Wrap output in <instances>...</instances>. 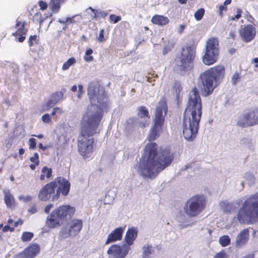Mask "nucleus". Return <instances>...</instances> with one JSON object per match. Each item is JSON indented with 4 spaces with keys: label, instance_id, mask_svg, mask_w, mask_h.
Segmentation results:
<instances>
[{
    "label": "nucleus",
    "instance_id": "56",
    "mask_svg": "<svg viewBox=\"0 0 258 258\" xmlns=\"http://www.w3.org/2000/svg\"><path fill=\"white\" fill-rule=\"evenodd\" d=\"M38 165H36V164H35V163H34V164H31V165H30V168L32 170H34L35 169L36 166H38Z\"/></svg>",
    "mask_w": 258,
    "mask_h": 258
},
{
    "label": "nucleus",
    "instance_id": "52",
    "mask_svg": "<svg viewBox=\"0 0 258 258\" xmlns=\"http://www.w3.org/2000/svg\"><path fill=\"white\" fill-rule=\"evenodd\" d=\"M29 212L33 214L36 212L37 209L35 207H32L30 209L28 210Z\"/></svg>",
    "mask_w": 258,
    "mask_h": 258
},
{
    "label": "nucleus",
    "instance_id": "22",
    "mask_svg": "<svg viewBox=\"0 0 258 258\" xmlns=\"http://www.w3.org/2000/svg\"><path fill=\"white\" fill-rule=\"evenodd\" d=\"M4 193L5 195L4 200L7 207L10 209L14 208L15 206V201L10 190H5Z\"/></svg>",
    "mask_w": 258,
    "mask_h": 258
},
{
    "label": "nucleus",
    "instance_id": "42",
    "mask_svg": "<svg viewBox=\"0 0 258 258\" xmlns=\"http://www.w3.org/2000/svg\"><path fill=\"white\" fill-rule=\"evenodd\" d=\"M219 15L222 17L223 16V12L227 11V7L224 5H220L219 8Z\"/></svg>",
    "mask_w": 258,
    "mask_h": 258
},
{
    "label": "nucleus",
    "instance_id": "30",
    "mask_svg": "<svg viewBox=\"0 0 258 258\" xmlns=\"http://www.w3.org/2000/svg\"><path fill=\"white\" fill-rule=\"evenodd\" d=\"M230 242V239L227 235L221 236L219 239V243L222 246H227Z\"/></svg>",
    "mask_w": 258,
    "mask_h": 258
},
{
    "label": "nucleus",
    "instance_id": "17",
    "mask_svg": "<svg viewBox=\"0 0 258 258\" xmlns=\"http://www.w3.org/2000/svg\"><path fill=\"white\" fill-rule=\"evenodd\" d=\"M219 41L216 37H212L207 42L206 50L212 51L215 54H219Z\"/></svg>",
    "mask_w": 258,
    "mask_h": 258
},
{
    "label": "nucleus",
    "instance_id": "59",
    "mask_svg": "<svg viewBox=\"0 0 258 258\" xmlns=\"http://www.w3.org/2000/svg\"><path fill=\"white\" fill-rule=\"evenodd\" d=\"M254 256L253 254H248L243 258H254Z\"/></svg>",
    "mask_w": 258,
    "mask_h": 258
},
{
    "label": "nucleus",
    "instance_id": "53",
    "mask_svg": "<svg viewBox=\"0 0 258 258\" xmlns=\"http://www.w3.org/2000/svg\"><path fill=\"white\" fill-rule=\"evenodd\" d=\"M23 224V221L21 219H19L17 222L14 223V226L17 227L19 225H22Z\"/></svg>",
    "mask_w": 258,
    "mask_h": 258
},
{
    "label": "nucleus",
    "instance_id": "5",
    "mask_svg": "<svg viewBox=\"0 0 258 258\" xmlns=\"http://www.w3.org/2000/svg\"><path fill=\"white\" fill-rule=\"evenodd\" d=\"M224 75L225 68L221 65L211 68L201 74L203 95L208 96L211 94L217 86V81L223 78Z\"/></svg>",
    "mask_w": 258,
    "mask_h": 258
},
{
    "label": "nucleus",
    "instance_id": "54",
    "mask_svg": "<svg viewBox=\"0 0 258 258\" xmlns=\"http://www.w3.org/2000/svg\"><path fill=\"white\" fill-rule=\"evenodd\" d=\"M19 31H20V33H22L24 34L26 33V31L24 30V24H22L21 27L19 28Z\"/></svg>",
    "mask_w": 258,
    "mask_h": 258
},
{
    "label": "nucleus",
    "instance_id": "33",
    "mask_svg": "<svg viewBox=\"0 0 258 258\" xmlns=\"http://www.w3.org/2000/svg\"><path fill=\"white\" fill-rule=\"evenodd\" d=\"M42 173H44L47 178H49L52 176V170L46 166H44L42 169Z\"/></svg>",
    "mask_w": 258,
    "mask_h": 258
},
{
    "label": "nucleus",
    "instance_id": "27",
    "mask_svg": "<svg viewBox=\"0 0 258 258\" xmlns=\"http://www.w3.org/2000/svg\"><path fill=\"white\" fill-rule=\"evenodd\" d=\"M76 62V60L74 57L69 58L65 62L62 67L63 70H68L71 66L74 64Z\"/></svg>",
    "mask_w": 258,
    "mask_h": 258
},
{
    "label": "nucleus",
    "instance_id": "46",
    "mask_svg": "<svg viewBox=\"0 0 258 258\" xmlns=\"http://www.w3.org/2000/svg\"><path fill=\"white\" fill-rule=\"evenodd\" d=\"M53 204H49L48 205H47L45 207V209H44V211L46 213H49L50 211L51 210V209L53 208Z\"/></svg>",
    "mask_w": 258,
    "mask_h": 258
},
{
    "label": "nucleus",
    "instance_id": "21",
    "mask_svg": "<svg viewBox=\"0 0 258 258\" xmlns=\"http://www.w3.org/2000/svg\"><path fill=\"white\" fill-rule=\"evenodd\" d=\"M137 236V230L135 228L129 229L126 232L125 239L129 247L133 243Z\"/></svg>",
    "mask_w": 258,
    "mask_h": 258
},
{
    "label": "nucleus",
    "instance_id": "40",
    "mask_svg": "<svg viewBox=\"0 0 258 258\" xmlns=\"http://www.w3.org/2000/svg\"><path fill=\"white\" fill-rule=\"evenodd\" d=\"M97 39L99 42H103L105 40V39L104 38V30L103 29H101L99 31V34L98 37L97 38Z\"/></svg>",
    "mask_w": 258,
    "mask_h": 258
},
{
    "label": "nucleus",
    "instance_id": "9",
    "mask_svg": "<svg viewBox=\"0 0 258 258\" xmlns=\"http://www.w3.org/2000/svg\"><path fill=\"white\" fill-rule=\"evenodd\" d=\"M88 95L92 104H95L96 99L97 100V102L99 103V108L96 105H93L97 107V110L100 112L101 115L102 110L101 107H104L106 102V98L103 94H98L99 93V85L97 83H91L89 84L88 90ZM93 106V105H92ZM88 107L87 109L90 107Z\"/></svg>",
    "mask_w": 258,
    "mask_h": 258
},
{
    "label": "nucleus",
    "instance_id": "4",
    "mask_svg": "<svg viewBox=\"0 0 258 258\" xmlns=\"http://www.w3.org/2000/svg\"><path fill=\"white\" fill-rule=\"evenodd\" d=\"M70 189V183L62 177H58L53 181L43 186L39 190L38 198L41 201H56L60 194L67 196Z\"/></svg>",
    "mask_w": 258,
    "mask_h": 258
},
{
    "label": "nucleus",
    "instance_id": "19",
    "mask_svg": "<svg viewBox=\"0 0 258 258\" xmlns=\"http://www.w3.org/2000/svg\"><path fill=\"white\" fill-rule=\"evenodd\" d=\"M219 54H215L212 51L206 50V52L203 56V62L206 65H211L214 64L217 59Z\"/></svg>",
    "mask_w": 258,
    "mask_h": 258
},
{
    "label": "nucleus",
    "instance_id": "39",
    "mask_svg": "<svg viewBox=\"0 0 258 258\" xmlns=\"http://www.w3.org/2000/svg\"><path fill=\"white\" fill-rule=\"evenodd\" d=\"M239 79V75L238 73H235L232 78V82L233 84H236Z\"/></svg>",
    "mask_w": 258,
    "mask_h": 258
},
{
    "label": "nucleus",
    "instance_id": "18",
    "mask_svg": "<svg viewBox=\"0 0 258 258\" xmlns=\"http://www.w3.org/2000/svg\"><path fill=\"white\" fill-rule=\"evenodd\" d=\"M82 227V222L79 220H73L70 223L69 229V235L74 236L77 234L81 230Z\"/></svg>",
    "mask_w": 258,
    "mask_h": 258
},
{
    "label": "nucleus",
    "instance_id": "7",
    "mask_svg": "<svg viewBox=\"0 0 258 258\" xmlns=\"http://www.w3.org/2000/svg\"><path fill=\"white\" fill-rule=\"evenodd\" d=\"M164 112L166 114L167 107L166 100L164 99H162L159 102L156 109L154 124L152 127L151 133L149 136L150 140H154L158 137L159 133L161 132L162 125L164 121L162 112Z\"/></svg>",
    "mask_w": 258,
    "mask_h": 258
},
{
    "label": "nucleus",
    "instance_id": "2",
    "mask_svg": "<svg viewBox=\"0 0 258 258\" xmlns=\"http://www.w3.org/2000/svg\"><path fill=\"white\" fill-rule=\"evenodd\" d=\"M157 145L150 143L146 145L140 163L143 174L151 178L155 177L160 171L170 164L173 157L168 151L157 152Z\"/></svg>",
    "mask_w": 258,
    "mask_h": 258
},
{
    "label": "nucleus",
    "instance_id": "55",
    "mask_svg": "<svg viewBox=\"0 0 258 258\" xmlns=\"http://www.w3.org/2000/svg\"><path fill=\"white\" fill-rule=\"evenodd\" d=\"M171 50V48L167 47V46H166L165 47L164 49V50H163V53L164 54H166L169 51H170Z\"/></svg>",
    "mask_w": 258,
    "mask_h": 258
},
{
    "label": "nucleus",
    "instance_id": "35",
    "mask_svg": "<svg viewBox=\"0 0 258 258\" xmlns=\"http://www.w3.org/2000/svg\"><path fill=\"white\" fill-rule=\"evenodd\" d=\"M30 161L32 162H33L36 165H39V156L38 154L36 153H34L33 156L31 157L30 159Z\"/></svg>",
    "mask_w": 258,
    "mask_h": 258
},
{
    "label": "nucleus",
    "instance_id": "20",
    "mask_svg": "<svg viewBox=\"0 0 258 258\" xmlns=\"http://www.w3.org/2000/svg\"><path fill=\"white\" fill-rule=\"evenodd\" d=\"M151 21L155 25L165 26L169 23V19L163 15H156L152 17Z\"/></svg>",
    "mask_w": 258,
    "mask_h": 258
},
{
    "label": "nucleus",
    "instance_id": "49",
    "mask_svg": "<svg viewBox=\"0 0 258 258\" xmlns=\"http://www.w3.org/2000/svg\"><path fill=\"white\" fill-rule=\"evenodd\" d=\"M226 254L224 252H220L218 253L214 258H225Z\"/></svg>",
    "mask_w": 258,
    "mask_h": 258
},
{
    "label": "nucleus",
    "instance_id": "38",
    "mask_svg": "<svg viewBox=\"0 0 258 258\" xmlns=\"http://www.w3.org/2000/svg\"><path fill=\"white\" fill-rule=\"evenodd\" d=\"M42 120L45 123H48L51 121V117L48 114H45L42 116Z\"/></svg>",
    "mask_w": 258,
    "mask_h": 258
},
{
    "label": "nucleus",
    "instance_id": "28",
    "mask_svg": "<svg viewBox=\"0 0 258 258\" xmlns=\"http://www.w3.org/2000/svg\"><path fill=\"white\" fill-rule=\"evenodd\" d=\"M34 236V234L30 232H24L21 236V240L24 242H28L30 241Z\"/></svg>",
    "mask_w": 258,
    "mask_h": 258
},
{
    "label": "nucleus",
    "instance_id": "31",
    "mask_svg": "<svg viewBox=\"0 0 258 258\" xmlns=\"http://www.w3.org/2000/svg\"><path fill=\"white\" fill-rule=\"evenodd\" d=\"M93 53V50L89 48L87 49L84 55V60L86 61L89 62L93 60V57L91 55Z\"/></svg>",
    "mask_w": 258,
    "mask_h": 258
},
{
    "label": "nucleus",
    "instance_id": "8",
    "mask_svg": "<svg viewBox=\"0 0 258 258\" xmlns=\"http://www.w3.org/2000/svg\"><path fill=\"white\" fill-rule=\"evenodd\" d=\"M205 204V199L203 197L194 196L187 201L184 208L185 212L189 216H195L204 209Z\"/></svg>",
    "mask_w": 258,
    "mask_h": 258
},
{
    "label": "nucleus",
    "instance_id": "48",
    "mask_svg": "<svg viewBox=\"0 0 258 258\" xmlns=\"http://www.w3.org/2000/svg\"><path fill=\"white\" fill-rule=\"evenodd\" d=\"M242 13V11L240 9H238L237 11V14L235 15L234 17L231 18L232 20H235V19H238L241 17V14Z\"/></svg>",
    "mask_w": 258,
    "mask_h": 258
},
{
    "label": "nucleus",
    "instance_id": "24",
    "mask_svg": "<svg viewBox=\"0 0 258 258\" xmlns=\"http://www.w3.org/2000/svg\"><path fill=\"white\" fill-rule=\"evenodd\" d=\"M62 96V94L61 92H56L53 94L52 99L50 100L46 105L44 106L43 109L47 110L51 107L53 105L56 103Z\"/></svg>",
    "mask_w": 258,
    "mask_h": 258
},
{
    "label": "nucleus",
    "instance_id": "15",
    "mask_svg": "<svg viewBox=\"0 0 258 258\" xmlns=\"http://www.w3.org/2000/svg\"><path fill=\"white\" fill-rule=\"evenodd\" d=\"M240 34L245 41L249 42L253 39L255 36V28L251 25H248L241 30Z\"/></svg>",
    "mask_w": 258,
    "mask_h": 258
},
{
    "label": "nucleus",
    "instance_id": "13",
    "mask_svg": "<svg viewBox=\"0 0 258 258\" xmlns=\"http://www.w3.org/2000/svg\"><path fill=\"white\" fill-rule=\"evenodd\" d=\"M40 249L37 244H32L20 253L18 256L19 258H33L39 253Z\"/></svg>",
    "mask_w": 258,
    "mask_h": 258
},
{
    "label": "nucleus",
    "instance_id": "32",
    "mask_svg": "<svg viewBox=\"0 0 258 258\" xmlns=\"http://www.w3.org/2000/svg\"><path fill=\"white\" fill-rule=\"evenodd\" d=\"M205 14V10L203 8L200 9L195 13V17L198 21L201 20Z\"/></svg>",
    "mask_w": 258,
    "mask_h": 258
},
{
    "label": "nucleus",
    "instance_id": "51",
    "mask_svg": "<svg viewBox=\"0 0 258 258\" xmlns=\"http://www.w3.org/2000/svg\"><path fill=\"white\" fill-rule=\"evenodd\" d=\"M78 88H79V94H78V97L80 98L81 97L82 94L83 93V87L82 85H79L78 86Z\"/></svg>",
    "mask_w": 258,
    "mask_h": 258
},
{
    "label": "nucleus",
    "instance_id": "43",
    "mask_svg": "<svg viewBox=\"0 0 258 258\" xmlns=\"http://www.w3.org/2000/svg\"><path fill=\"white\" fill-rule=\"evenodd\" d=\"M19 199L20 200H23L24 202H29V201H31L32 197L30 196H28L26 197L21 196L19 197Z\"/></svg>",
    "mask_w": 258,
    "mask_h": 258
},
{
    "label": "nucleus",
    "instance_id": "1",
    "mask_svg": "<svg viewBox=\"0 0 258 258\" xmlns=\"http://www.w3.org/2000/svg\"><path fill=\"white\" fill-rule=\"evenodd\" d=\"M102 118L100 112L96 106H91L83 114L81 122V136L78 140L80 154L84 158L91 156L94 142L92 136L95 134L98 125Z\"/></svg>",
    "mask_w": 258,
    "mask_h": 258
},
{
    "label": "nucleus",
    "instance_id": "25",
    "mask_svg": "<svg viewBox=\"0 0 258 258\" xmlns=\"http://www.w3.org/2000/svg\"><path fill=\"white\" fill-rule=\"evenodd\" d=\"M59 224V219L56 215H53V212L51 213L49 218L46 220V225L49 228H54L57 226Z\"/></svg>",
    "mask_w": 258,
    "mask_h": 258
},
{
    "label": "nucleus",
    "instance_id": "61",
    "mask_svg": "<svg viewBox=\"0 0 258 258\" xmlns=\"http://www.w3.org/2000/svg\"><path fill=\"white\" fill-rule=\"evenodd\" d=\"M77 86L74 85V86H72V87L71 88V90L73 92H76L77 91Z\"/></svg>",
    "mask_w": 258,
    "mask_h": 258
},
{
    "label": "nucleus",
    "instance_id": "26",
    "mask_svg": "<svg viewBox=\"0 0 258 258\" xmlns=\"http://www.w3.org/2000/svg\"><path fill=\"white\" fill-rule=\"evenodd\" d=\"M63 2V0H51L50 7L54 12H57L60 8V5Z\"/></svg>",
    "mask_w": 258,
    "mask_h": 258
},
{
    "label": "nucleus",
    "instance_id": "34",
    "mask_svg": "<svg viewBox=\"0 0 258 258\" xmlns=\"http://www.w3.org/2000/svg\"><path fill=\"white\" fill-rule=\"evenodd\" d=\"M152 247L150 246L144 247V256L146 257L152 253Z\"/></svg>",
    "mask_w": 258,
    "mask_h": 258
},
{
    "label": "nucleus",
    "instance_id": "57",
    "mask_svg": "<svg viewBox=\"0 0 258 258\" xmlns=\"http://www.w3.org/2000/svg\"><path fill=\"white\" fill-rule=\"evenodd\" d=\"M25 39V36H21V37H20L18 39V40L19 42H22Z\"/></svg>",
    "mask_w": 258,
    "mask_h": 258
},
{
    "label": "nucleus",
    "instance_id": "41",
    "mask_svg": "<svg viewBox=\"0 0 258 258\" xmlns=\"http://www.w3.org/2000/svg\"><path fill=\"white\" fill-rule=\"evenodd\" d=\"M39 6L40 9L43 11L45 10L47 8V4L46 3L42 1L39 2Z\"/></svg>",
    "mask_w": 258,
    "mask_h": 258
},
{
    "label": "nucleus",
    "instance_id": "16",
    "mask_svg": "<svg viewBox=\"0 0 258 258\" xmlns=\"http://www.w3.org/2000/svg\"><path fill=\"white\" fill-rule=\"evenodd\" d=\"M123 231L124 228L122 227H118L116 228L108 235L107 239L106 241V244H108L110 242L120 240L122 238V235Z\"/></svg>",
    "mask_w": 258,
    "mask_h": 258
},
{
    "label": "nucleus",
    "instance_id": "3",
    "mask_svg": "<svg viewBox=\"0 0 258 258\" xmlns=\"http://www.w3.org/2000/svg\"><path fill=\"white\" fill-rule=\"evenodd\" d=\"M202 101L197 88L189 94L188 104L184 112L183 134L188 141L193 140L197 136L199 123L202 115Z\"/></svg>",
    "mask_w": 258,
    "mask_h": 258
},
{
    "label": "nucleus",
    "instance_id": "60",
    "mask_svg": "<svg viewBox=\"0 0 258 258\" xmlns=\"http://www.w3.org/2000/svg\"><path fill=\"white\" fill-rule=\"evenodd\" d=\"M231 3V0H226L224 3V5L225 6L228 5L230 4Z\"/></svg>",
    "mask_w": 258,
    "mask_h": 258
},
{
    "label": "nucleus",
    "instance_id": "12",
    "mask_svg": "<svg viewBox=\"0 0 258 258\" xmlns=\"http://www.w3.org/2000/svg\"><path fill=\"white\" fill-rule=\"evenodd\" d=\"M130 247L124 245L121 247L117 245H112L108 250L107 253L109 258H123L126 256Z\"/></svg>",
    "mask_w": 258,
    "mask_h": 258
},
{
    "label": "nucleus",
    "instance_id": "37",
    "mask_svg": "<svg viewBox=\"0 0 258 258\" xmlns=\"http://www.w3.org/2000/svg\"><path fill=\"white\" fill-rule=\"evenodd\" d=\"M29 148L31 149H34L36 147V140L34 138H30L29 141Z\"/></svg>",
    "mask_w": 258,
    "mask_h": 258
},
{
    "label": "nucleus",
    "instance_id": "6",
    "mask_svg": "<svg viewBox=\"0 0 258 258\" xmlns=\"http://www.w3.org/2000/svg\"><path fill=\"white\" fill-rule=\"evenodd\" d=\"M258 217V193L249 197L243 203L237 214L241 223H248Z\"/></svg>",
    "mask_w": 258,
    "mask_h": 258
},
{
    "label": "nucleus",
    "instance_id": "44",
    "mask_svg": "<svg viewBox=\"0 0 258 258\" xmlns=\"http://www.w3.org/2000/svg\"><path fill=\"white\" fill-rule=\"evenodd\" d=\"M37 36L36 35L31 36L29 37V44L30 46H32L33 45V41H37Z\"/></svg>",
    "mask_w": 258,
    "mask_h": 258
},
{
    "label": "nucleus",
    "instance_id": "47",
    "mask_svg": "<svg viewBox=\"0 0 258 258\" xmlns=\"http://www.w3.org/2000/svg\"><path fill=\"white\" fill-rule=\"evenodd\" d=\"M3 232H7L8 231H10L11 232H13L14 231V228L13 227H10L8 225H6L4 227L3 229Z\"/></svg>",
    "mask_w": 258,
    "mask_h": 258
},
{
    "label": "nucleus",
    "instance_id": "62",
    "mask_svg": "<svg viewBox=\"0 0 258 258\" xmlns=\"http://www.w3.org/2000/svg\"><path fill=\"white\" fill-rule=\"evenodd\" d=\"M39 148H40V149H42L43 150H45V149H46V148H45V147H43V145H42V143H40V144H39Z\"/></svg>",
    "mask_w": 258,
    "mask_h": 258
},
{
    "label": "nucleus",
    "instance_id": "64",
    "mask_svg": "<svg viewBox=\"0 0 258 258\" xmlns=\"http://www.w3.org/2000/svg\"><path fill=\"white\" fill-rule=\"evenodd\" d=\"M45 176V174H44V173H42V174L40 175V179L41 180H44Z\"/></svg>",
    "mask_w": 258,
    "mask_h": 258
},
{
    "label": "nucleus",
    "instance_id": "14",
    "mask_svg": "<svg viewBox=\"0 0 258 258\" xmlns=\"http://www.w3.org/2000/svg\"><path fill=\"white\" fill-rule=\"evenodd\" d=\"M75 211L74 208L69 205L62 206L53 211V215H56L58 219L63 218L73 215Z\"/></svg>",
    "mask_w": 258,
    "mask_h": 258
},
{
    "label": "nucleus",
    "instance_id": "36",
    "mask_svg": "<svg viewBox=\"0 0 258 258\" xmlns=\"http://www.w3.org/2000/svg\"><path fill=\"white\" fill-rule=\"evenodd\" d=\"M109 18L111 21L113 22L114 23H116L121 20L120 16H117L115 15H111L109 17Z\"/></svg>",
    "mask_w": 258,
    "mask_h": 258
},
{
    "label": "nucleus",
    "instance_id": "50",
    "mask_svg": "<svg viewBox=\"0 0 258 258\" xmlns=\"http://www.w3.org/2000/svg\"><path fill=\"white\" fill-rule=\"evenodd\" d=\"M185 28V25H180L179 26V29H178V33L179 34H182Z\"/></svg>",
    "mask_w": 258,
    "mask_h": 258
},
{
    "label": "nucleus",
    "instance_id": "63",
    "mask_svg": "<svg viewBox=\"0 0 258 258\" xmlns=\"http://www.w3.org/2000/svg\"><path fill=\"white\" fill-rule=\"evenodd\" d=\"M32 136H34V137H37V138H39V139H42V138H43V135H42V134H40V135H38V136H36V135H32Z\"/></svg>",
    "mask_w": 258,
    "mask_h": 258
},
{
    "label": "nucleus",
    "instance_id": "58",
    "mask_svg": "<svg viewBox=\"0 0 258 258\" xmlns=\"http://www.w3.org/2000/svg\"><path fill=\"white\" fill-rule=\"evenodd\" d=\"M25 153V150L23 148H21L19 150V153L20 155H23Z\"/></svg>",
    "mask_w": 258,
    "mask_h": 258
},
{
    "label": "nucleus",
    "instance_id": "29",
    "mask_svg": "<svg viewBox=\"0 0 258 258\" xmlns=\"http://www.w3.org/2000/svg\"><path fill=\"white\" fill-rule=\"evenodd\" d=\"M148 111L146 108L144 106H141L139 108L138 116L141 118L146 117L147 119L149 118L148 116Z\"/></svg>",
    "mask_w": 258,
    "mask_h": 258
},
{
    "label": "nucleus",
    "instance_id": "11",
    "mask_svg": "<svg viewBox=\"0 0 258 258\" xmlns=\"http://www.w3.org/2000/svg\"><path fill=\"white\" fill-rule=\"evenodd\" d=\"M195 54V48L193 46H187L182 49L180 57L176 59L178 66L186 67L194 60Z\"/></svg>",
    "mask_w": 258,
    "mask_h": 258
},
{
    "label": "nucleus",
    "instance_id": "45",
    "mask_svg": "<svg viewBox=\"0 0 258 258\" xmlns=\"http://www.w3.org/2000/svg\"><path fill=\"white\" fill-rule=\"evenodd\" d=\"M62 113V110L58 107H55L53 109V110L52 112V115H54L56 113L61 114Z\"/></svg>",
    "mask_w": 258,
    "mask_h": 258
},
{
    "label": "nucleus",
    "instance_id": "10",
    "mask_svg": "<svg viewBox=\"0 0 258 258\" xmlns=\"http://www.w3.org/2000/svg\"><path fill=\"white\" fill-rule=\"evenodd\" d=\"M258 123V109L255 108L244 113L238 121V125L244 127Z\"/></svg>",
    "mask_w": 258,
    "mask_h": 258
},
{
    "label": "nucleus",
    "instance_id": "23",
    "mask_svg": "<svg viewBox=\"0 0 258 258\" xmlns=\"http://www.w3.org/2000/svg\"><path fill=\"white\" fill-rule=\"evenodd\" d=\"M248 235L249 233L247 229L243 230L236 237V244L240 246L245 244L248 240Z\"/></svg>",
    "mask_w": 258,
    "mask_h": 258
}]
</instances>
